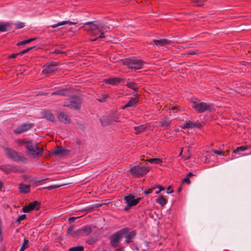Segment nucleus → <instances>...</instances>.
I'll return each instance as SVG.
<instances>
[{
	"label": "nucleus",
	"mask_w": 251,
	"mask_h": 251,
	"mask_svg": "<svg viewBox=\"0 0 251 251\" xmlns=\"http://www.w3.org/2000/svg\"><path fill=\"white\" fill-rule=\"evenodd\" d=\"M96 242V240L93 238H90L86 241V243L89 245H93Z\"/></svg>",
	"instance_id": "obj_51"
},
{
	"label": "nucleus",
	"mask_w": 251,
	"mask_h": 251,
	"mask_svg": "<svg viewBox=\"0 0 251 251\" xmlns=\"http://www.w3.org/2000/svg\"><path fill=\"white\" fill-rule=\"evenodd\" d=\"M74 227L73 225H71L67 229V234L72 237H79L81 236V231L80 229L76 230H74Z\"/></svg>",
	"instance_id": "obj_13"
},
{
	"label": "nucleus",
	"mask_w": 251,
	"mask_h": 251,
	"mask_svg": "<svg viewBox=\"0 0 251 251\" xmlns=\"http://www.w3.org/2000/svg\"><path fill=\"white\" fill-rule=\"evenodd\" d=\"M25 218H26V215L25 214H22L17 218V219L16 220V222L17 223H20V222L21 221L25 220Z\"/></svg>",
	"instance_id": "obj_44"
},
{
	"label": "nucleus",
	"mask_w": 251,
	"mask_h": 251,
	"mask_svg": "<svg viewBox=\"0 0 251 251\" xmlns=\"http://www.w3.org/2000/svg\"><path fill=\"white\" fill-rule=\"evenodd\" d=\"M147 127V126L145 125H141L139 126H135L134 128L135 130V134L137 135L141 133L144 131L146 129Z\"/></svg>",
	"instance_id": "obj_33"
},
{
	"label": "nucleus",
	"mask_w": 251,
	"mask_h": 251,
	"mask_svg": "<svg viewBox=\"0 0 251 251\" xmlns=\"http://www.w3.org/2000/svg\"><path fill=\"white\" fill-rule=\"evenodd\" d=\"M146 161L149 162L151 164H158L162 163V159L159 158H153L146 159Z\"/></svg>",
	"instance_id": "obj_35"
},
{
	"label": "nucleus",
	"mask_w": 251,
	"mask_h": 251,
	"mask_svg": "<svg viewBox=\"0 0 251 251\" xmlns=\"http://www.w3.org/2000/svg\"><path fill=\"white\" fill-rule=\"evenodd\" d=\"M25 144L27 152L29 155L38 157L42 155V151L39 150L36 144L33 143L30 141H26Z\"/></svg>",
	"instance_id": "obj_6"
},
{
	"label": "nucleus",
	"mask_w": 251,
	"mask_h": 251,
	"mask_svg": "<svg viewBox=\"0 0 251 251\" xmlns=\"http://www.w3.org/2000/svg\"><path fill=\"white\" fill-rule=\"evenodd\" d=\"M129 231V227H125L113 234L110 237V245L113 248L117 247L121 239L127 234Z\"/></svg>",
	"instance_id": "obj_4"
},
{
	"label": "nucleus",
	"mask_w": 251,
	"mask_h": 251,
	"mask_svg": "<svg viewBox=\"0 0 251 251\" xmlns=\"http://www.w3.org/2000/svg\"><path fill=\"white\" fill-rule=\"evenodd\" d=\"M25 26V23L22 22H19L16 24V28H21Z\"/></svg>",
	"instance_id": "obj_49"
},
{
	"label": "nucleus",
	"mask_w": 251,
	"mask_h": 251,
	"mask_svg": "<svg viewBox=\"0 0 251 251\" xmlns=\"http://www.w3.org/2000/svg\"><path fill=\"white\" fill-rule=\"evenodd\" d=\"M108 95H104V97L100 99H98V100L100 101V102H102V101H104V100L108 98Z\"/></svg>",
	"instance_id": "obj_60"
},
{
	"label": "nucleus",
	"mask_w": 251,
	"mask_h": 251,
	"mask_svg": "<svg viewBox=\"0 0 251 251\" xmlns=\"http://www.w3.org/2000/svg\"><path fill=\"white\" fill-rule=\"evenodd\" d=\"M192 107L199 113H201L206 111L212 112L215 110L212 104H207L204 102L199 103V104H197L195 106H192Z\"/></svg>",
	"instance_id": "obj_7"
},
{
	"label": "nucleus",
	"mask_w": 251,
	"mask_h": 251,
	"mask_svg": "<svg viewBox=\"0 0 251 251\" xmlns=\"http://www.w3.org/2000/svg\"><path fill=\"white\" fill-rule=\"evenodd\" d=\"M70 152V150L64 149L62 146H56V149L51 151H48V155L50 154H54V155H61L65 156L68 155Z\"/></svg>",
	"instance_id": "obj_9"
},
{
	"label": "nucleus",
	"mask_w": 251,
	"mask_h": 251,
	"mask_svg": "<svg viewBox=\"0 0 251 251\" xmlns=\"http://www.w3.org/2000/svg\"><path fill=\"white\" fill-rule=\"evenodd\" d=\"M186 122L188 125V128L197 127L199 129H201L203 127V125L198 121L195 122L188 121H186Z\"/></svg>",
	"instance_id": "obj_19"
},
{
	"label": "nucleus",
	"mask_w": 251,
	"mask_h": 251,
	"mask_svg": "<svg viewBox=\"0 0 251 251\" xmlns=\"http://www.w3.org/2000/svg\"><path fill=\"white\" fill-rule=\"evenodd\" d=\"M28 243V240L25 239L24 240L23 245L19 250V251H24L25 250L27 249L28 248V246L27 245Z\"/></svg>",
	"instance_id": "obj_38"
},
{
	"label": "nucleus",
	"mask_w": 251,
	"mask_h": 251,
	"mask_svg": "<svg viewBox=\"0 0 251 251\" xmlns=\"http://www.w3.org/2000/svg\"><path fill=\"white\" fill-rule=\"evenodd\" d=\"M170 108L172 110H176L177 111L179 110V106H177V105L172 106V107H170Z\"/></svg>",
	"instance_id": "obj_56"
},
{
	"label": "nucleus",
	"mask_w": 251,
	"mask_h": 251,
	"mask_svg": "<svg viewBox=\"0 0 251 251\" xmlns=\"http://www.w3.org/2000/svg\"><path fill=\"white\" fill-rule=\"evenodd\" d=\"M101 204H95L93 206L85 208L79 210L80 212H85L86 214H88L89 213H91L94 211L95 208H98L100 206H101Z\"/></svg>",
	"instance_id": "obj_28"
},
{
	"label": "nucleus",
	"mask_w": 251,
	"mask_h": 251,
	"mask_svg": "<svg viewBox=\"0 0 251 251\" xmlns=\"http://www.w3.org/2000/svg\"><path fill=\"white\" fill-rule=\"evenodd\" d=\"M80 231H81V236H83L84 234L89 235L91 233L92 229L90 225H86L80 228Z\"/></svg>",
	"instance_id": "obj_21"
},
{
	"label": "nucleus",
	"mask_w": 251,
	"mask_h": 251,
	"mask_svg": "<svg viewBox=\"0 0 251 251\" xmlns=\"http://www.w3.org/2000/svg\"><path fill=\"white\" fill-rule=\"evenodd\" d=\"M172 186L171 185L169 186L167 188V194H171L174 192V190L172 189Z\"/></svg>",
	"instance_id": "obj_53"
},
{
	"label": "nucleus",
	"mask_w": 251,
	"mask_h": 251,
	"mask_svg": "<svg viewBox=\"0 0 251 251\" xmlns=\"http://www.w3.org/2000/svg\"><path fill=\"white\" fill-rule=\"evenodd\" d=\"M109 116L112 119L111 120H112L113 123L114 122H120L118 120L120 118V116L119 114L116 113V114H114L112 115H110Z\"/></svg>",
	"instance_id": "obj_41"
},
{
	"label": "nucleus",
	"mask_w": 251,
	"mask_h": 251,
	"mask_svg": "<svg viewBox=\"0 0 251 251\" xmlns=\"http://www.w3.org/2000/svg\"><path fill=\"white\" fill-rule=\"evenodd\" d=\"M111 119H112L110 118V117L108 116L102 117V119L100 120L102 126H106L113 123Z\"/></svg>",
	"instance_id": "obj_23"
},
{
	"label": "nucleus",
	"mask_w": 251,
	"mask_h": 251,
	"mask_svg": "<svg viewBox=\"0 0 251 251\" xmlns=\"http://www.w3.org/2000/svg\"><path fill=\"white\" fill-rule=\"evenodd\" d=\"M124 247H121L116 250V251H124Z\"/></svg>",
	"instance_id": "obj_64"
},
{
	"label": "nucleus",
	"mask_w": 251,
	"mask_h": 251,
	"mask_svg": "<svg viewBox=\"0 0 251 251\" xmlns=\"http://www.w3.org/2000/svg\"><path fill=\"white\" fill-rule=\"evenodd\" d=\"M38 205V202L36 201H34L30 202L29 205L25 206L23 207V211L25 213H27L31 210L34 209L36 208Z\"/></svg>",
	"instance_id": "obj_18"
},
{
	"label": "nucleus",
	"mask_w": 251,
	"mask_h": 251,
	"mask_svg": "<svg viewBox=\"0 0 251 251\" xmlns=\"http://www.w3.org/2000/svg\"><path fill=\"white\" fill-rule=\"evenodd\" d=\"M126 85L129 88H130L134 91L135 94H133L135 97H137L138 95V92L139 91V87H137V84L135 82H128Z\"/></svg>",
	"instance_id": "obj_22"
},
{
	"label": "nucleus",
	"mask_w": 251,
	"mask_h": 251,
	"mask_svg": "<svg viewBox=\"0 0 251 251\" xmlns=\"http://www.w3.org/2000/svg\"><path fill=\"white\" fill-rule=\"evenodd\" d=\"M11 27V25L9 23L0 22V32H5Z\"/></svg>",
	"instance_id": "obj_26"
},
{
	"label": "nucleus",
	"mask_w": 251,
	"mask_h": 251,
	"mask_svg": "<svg viewBox=\"0 0 251 251\" xmlns=\"http://www.w3.org/2000/svg\"><path fill=\"white\" fill-rule=\"evenodd\" d=\"M156 188V187L152 186L148 189H146L144 192V194L145 195H148L149 194H151Z\"/></svg>",
	"instance_id": "obj_43"
},
{
	"label": "nucleus",
	"mask_w": 251,
	"mask_h": 251,
	"mask_svg": "<svg viewBox=\"0 0 251 251\" xmlns=\"http://www.w3.org/2000/svg\"><path fill=\"white\" fill-rule=\"evenodd\" d=\"M78 218V217H70L68 219V221L70 222V223H72V222H74L75 221L76 219Z\"/></svg>",
	"instance_id": "obj_55"
},
{
	"label": "nucleus",
	"mask_w": 251,
	"mask_h": 251,
	"mask_svg": "<svg viewBox=\"0 0 251 251\" xmlns=\"http://www.w3.org/2000/svg\"><path fill=\"white\" fill-rule=\"evenodd\" d=\"M213 152L214 153L216 154H218V155H224V152L223 151H219V150H214L213 151Z\"/></svg>",
	"instance_id": "obj_52"
},
{
	"label": "nucleus",
	"mask_w": 251,
	"mask_h": 251,
	"mask_svg": "<svg viewBox=\"0 0 251 251\" xmlns=\"http://www.w3.org/2000/svg\"><path fill=\"white\" fill-rule=\"evenodd\" d=\"M126 205L124 208V210L126 211H128L132 207V206L130 204H128V203H126Z\"/></svg>",
	"instance_id": "obj_54"
},
{
	"label": "nucleus",
	"mask_w": 251,
	"mask_h": 251,
	"mask_svg": "<svg viewBox=\"0 0 251 251\" xmlns=\"http://www.w3.org/2000/svg\"><path fill=\"white\" fill-rule=\"evenodd\" d=\"M58 118L59 120L65 124H68L70 123V119L68 115L63 112H60L58 114Z\"/></svg>",
	"instance_id": "obj_16"
},
{
	"label": "nucleus",
	"mask_w": 251,
	"mask_h": 251,
	"mask_svg": "<svg viewBox=\"0 0 251 251\" xmlns=\"http://www.w3.org/2000/svg\"><path fill=\"white\" fill-rule=\"evenodd\" d=\"M122 62L124 65L126 66L128 68L134 69L135 71L142 68L145 63L143 60L134 56L123 59Z\"/></svg>",
	"instance_id": "obj_3"
},
{
	"label": "nucleus",
	"mask_w": 251,
	"mask_h": 251,
	"mask_svg": "<svg viewBox=\"0 0 251 251\" xmlns=\"http://www.w3.org/2000/svg\"><path fill=\"white\" fill-rule=\"evenodd\" d=\"M71 92V90L68 88H63L59 89L51 93V95H60V96H67Z\"/></svg>",
	"instance_id": "obj_20"
},
{
	"label": "nucleus",
	"mask_w": 251,
	"mask_h": 251,
	"mask_svg": "<svg viewBox=\"0 0 251 251\" xmlns=\"http://www.w3.org/2000/svg\"><path fill=\"white\" fill-rule=\"evenodd\" d=\"M194 176V175L193 174V173H192V172H189V173L187 174V175H186V176H187V177H189V178H190V177H192V176Z\"/></svg>",
	"instance_id": "obj_61"
},
{
	"label": "nucleus",
	"mask_w": 251,
	"mask_h": 251,
	"mask_svg": "<svg viewBox=\"0 0 251 251\" xmlns=\"http://www.w3.org/2000/svg\"><path fill=\"white\" fill-rule=\"evenodd\" d=\"M180 127L183 129L188 128L186 121L182 125L180 126Z\"/></svg>",
	"instance_id": "obj_58"
},
{
	"label": "nucleus",
	"mask_w": 251,
	"mask_h": 251,
	"mask_svg": "<svg viewBox=\"0 0 251 251\" xmlns=\"http://www.w3.org/2000/svg\"><path fill=\"white\" fill-rule=\"evenodd\" d=\"M171 120H169L168 117H164L162 121L161 122V127L163 128L164 129L167 128L168 126H169L171 124Z\"/></svg>",
	"instance_id": "obj_30"
},
{
	"label": "nucleus",
	"mask_w": 251,
	"mask_h": 251,
	"mask_svg": "<svg viewBox=\"0 0 251 251\" xmlns=\"http://www.w3.org/2000/svg\"><path fill=\"white\" fill-rule=\"evenodd\" d=\"M141 163L135 165L130 169L131 175L136 178H139L146 175L151 170L149 167H141Z\"/></svg>",
	"instance_id": "obj_5"
},
{
	"label": "nucleus",
	"mask_w": 251,
	"mask_h": 251,
	"mask_svg": "<svg viewBox=\"0 0 251 251\" xmlns=\"http://www.w3.org/2000/svg\"><path fill=\"white\" fill-rule=\"evenodd\" d=\"M4 150L8 156L14 161L17 162L23 160V156L22 154H19L14 150L8 148H5Z\"/></svg>",
	"instance_id": "obj_8"
},
{
	"label": "nucleus",
	"mask_w": 251,
	"mask_h": 251,
	"mask_svg": "<svg viewBox=\"0 0 251 251\" xmlns=\"http://www.w3.org/2000/svg\"><path fill=\"white\" fill-rule=\"evenodd\" d=\"M34 39H35L34 38H30V39H28L27 40H24L21 42L17 43L16 45L17 46H22V45H25L26 44H28V43L31 42V41H33Z\"/></svg>",
	"instance_id": "obj_40"
},
{
	"label": "nucleus",
	"mask_w": 251,
	"mask_h": 251,
	"mask_svg": "<svg viewBox=\"0 0 251 251\" xmlns=\"http://www.w3.org/2000/svg\"><path fill=\"white\" fill-rule=\"evenodd\" d=\"M32 124L31 123H24L18 126L14 130V131L16 134H20L22 132H25L32 127Z\"/></svg>",
	"instance_id": "obj_12"
},
{
	"label": "nucleus",
	"mask_w": 251,
	"mask_h": 251,
	"mask_svg": "<svg viewBox=\"0 0 251 251\" xmlns=\"http://www.w3.org/2000/svg\"><path fill=\"white\" fill-rule=\"evenodd\" d=\"M124 200L125 201L126 203H128L132 206L136 205L135 197L130 194H127L125 196Z\"/></svg>",
	"instance_id": "obj_17"
},
{
	"label": "nucleus",
	"mask_w": 251,
	"mask_h": 251,
	"mask_svg": "<svg viewBox=\"0 0 251 251\" xmlns=\"http://www.w3.org/2000/svg\"><path fill=\"white\" fill-rule=\"evenodd\" d=\"M136 103L137 101L136 100V98L132 97L130 98V100H129V101L126 105L123 106L122 108L123 109H125L127 107L135 106Z\"/></svg>",
	"instance_id": "obj_29"
},
{
	"label": "nucleus",
	"mask_w": 251,
	"mask_h": 251,
	"mask_svg": "<svg viewBox=\"0 0 251 251\" xmlns=\"http://www.w3.org/2000/svg\"><path fill=\"white\" fill-rule=\"evenodd\" d=\"M125 79L118 77H110L107 79H104L102 81L103 83L109 84L113 86L118 85L120 83H124Z\"/></svg>",
	"instance_id": "obj_10"
},
{
	"label": "nucleus",
	"mask_w": 251,
	"mask_h": 251,
	"mask_svg": "<svg viewBox=\"0 0 251 251\" xmlns=\"http://www.w3.org/2000/svg\"><path fill=\"white\" fill-rule=\"evenodd\" d=\"M61 186H62V185H60V184H55V185H50V186H48V190H52V189H55V188H58Z\"/></svg>",
	"instance_id": "obj_47"
},
{
	"label": "nucleus",
	"mask_w": 251,
	"mask_h": 251,
	"mask_svg": "<svg viewBox=\"0 0 251 251\" xmlns=\"http://www.w3.org/2000/svg\"><path fill=\"white\" fill-rule=\"evenodd\" d=\"M35 48H36L35 46L31 47L28 48L26 49H25V50H22L21 52H20L19 53H13L11 55L9 56V58H15L18 55H21V54L25 53L27 52L28 51H29L30 50H32L33 49H34Z\"/></svg>",
	"instance_id": "obj_32"
},
{
	"label": "nucleus",
	"mask_w": 251,
	"mask_h": 251,
	"mask_svg": "<svg viewBox=\"0 0 251 251\" xmlns=\"http://www.w3.org/2000/svg\"><path fill=\"white\" fill-rule=\"evenodd\" d=\"M249 147L248 146H240L236 148V151H245Z\"/></svg>",
	"instance_id": "obj_46"
},
{
	"label": "nucleus",
	"mask_w": 251,
	"mask_h": 251,
	"mask_svg": "<svg viewBox=\"0 0 251 251\" xmlns=\"http://www.w3.org/2000/svg\"><path fill=\"white\" fill-rule=\"evenodd\" d=\"M84 143H85V140H81L77 139L76 140V141H75V142L74 143V144H75L76 145L80 146V145H84Z\"/></svg>",
	"instance_id": "obj_48"
},
{
	"label": "nucleus",
	"mask_w": 251,
	"mask_h": 251,
	"mask_svg": "<svg viewBox=\"0 0 251 251\" xmlns=\"http://www.w3.org/2000/svg\"><path fill=\"white\" fill-rule=\"evenodd\" d=\"M79 128L81 129V130H84V128H85V126L82 125V124H79Z\"/></svg>",
	"instance_id": "obj_63"
},
{
	"label": "nucleus",
	"mask_w": 251,
	"mask_h": 251,
	"mask_svg": "<svg viewBox=\"0 0 251 251\" xmlns=\"http://www.w3.org/2000/svg\"><path fill=\"white\" fill-rule=\"evenodd\" d=\"M54 117L52 113L48 112V121L54 122Z\"/></svg>",
	"instance_id": "obj_50"
},
{
	"label": "nucleus",
	"mask_w": 251,
	"mask_h": 251,
	"mask_svg": "<svg viewBox=\"0 0 251 251\" xmlns=\"http://www.w3.org/2000/svg\"><path fill=\"white\" fill-rule=\"evenodd\" d=\"M0 170L4 172L6 174H9L11 172L16 173L19 171V169L17 166L11 165H0Z\"/></svg>",
	"instance_id": "obj_11"
},
{
	"label": "nucleus",
	"mask_w": 251,
	"mask_h": 251,
	"mask_svg": "<svg viewBox=\"0 0 251 251\" xmlns=\"http://www.w3.org/2000/svg\"><path fill=\"white\" fill-rule=\"evenodd\" d=\"M66 54V52L61 51L58 49H55L54 50H52L50 48H48V56L52 54Z\"/></svg>",
	"instance_id": "obj_34"
},
{
	"label": "nucleus",
	"mask_w": 251,
	"mask_h": 251,
	"mask_svg": "<svg viewBox=\"0 0 251 251\" xmlns=\"http://www.w3.org/2000/svg\"><path fill=\"white\" fill-rule=\"evenodd\" d=\"M67 24H68L70 25L76 24V23H75V22H71L69 21H62L61 22H58V23H57L56 24H52L50 25V27L54 28L57 27L59 26H61V25H64Z\"/></svg>",
	"instance_id": "obj_31"
},
{
	"label": "nucleus",
	"mask_w": 251,
	"mask_h": 251,
	"mask_svg": "<svg viewBox=\"0 0 251 251\" xmlns=\"http://www.w3.org/2000/svg\"><path fill=\"white\" fill-rule=\"evenodd\" d=\"M85 26V29L89 32V34L92 36H96L100 34V29H103L102 31H108L110 29L105 24L102 22H94L86 23L83 24Z\"/></svg>",
	"instance_id": "obj_1"
},
{
	"label": "nucleus",
	"mask_w": 251,
	"mask_h": 251,
	"mask_svg": "<svg viewBox=\"0 0 251 251\" xmlns=\"http://www.w3.org/2000/svg\"><path fill=\"white\" fill-rule=\"evenodd\" d=\"M19 191L21 193H28L30 192V186L24 184H20L18 187Z\"/></svg>",
	"instance_id": "obj_25"
},
{
	"label": "nucleus",
	"mask_w": 251,
	"mask_h": 251,
	"mask_svg": "<svg viewBox=\"0 0 251 251\" xmlns=\"http://www.w3.org/2000/svg\"><path fill=\"white\" fill-rule=\"evenodd\" d=\"M167 199L163 195H160L156 200V202L163 207L167 203Z\"/></svg>",
	"instance_id": "obj_27"
},
{
	"label": "nucleus",
	"mask_w": 251,
	"mask_h": 251,
	"mask_svg": "<svg viewBox=\"0 0 251 251\" xmlns=\"http://www.w3.org/2000/svg\"><path fill=\"white\" fill-rule=\"evenodd\" d=\"M82 100L77 95H73L65 99L63 106L71 109L78 110L81 108Z\"/></svg>",
	"instance_id": "obj_2"
},
{
	"label": "nucleus",
	"mask_w": 251,
	"mask_h": 251,
	"mask_svg": "<svg viewBox=\"0 0 251 251\" xmlns=\"http://www.w3.org/2000/svg\"><path fill=\"white\" fill-rule=\"evenodd\" d=\"M141 200H142V198H141V197H139V198L135 199L136 204L137 205Z\"/></svg>",
	"instance_id": "obj_62"
},
{
	"label": "nucleus",
	"mask_w": 251,
	"mask_h": 251,
	"mask_svg": "<svg viewBox=\"0 0 251 251\" xmlns=\"http://www.w3.org/2000/svg\"><path fill=\"white\" fill-rule=\"evenodd\" d=\"M136 231L133 230L130 232L127 235H125L124 237H126V244H129L131 243L132 241V239L134 238V237L136 235Z\"/></svg>",
	"instance_id": "obj_24"
},
{
	"label": "nucleus",
	"mask_w": 251,
	"mask_h": 251,
	"mask_svg": "<svg viewBox=\"0 0 251 251\" xmlns=\"http://www.w3.org/2000/svg\"><path fill=\"white\" fill-rule=\"evenodd\" d=\"M202 52L198 50H189L185 54H188V55H198L201 54Z\"/></svg>",
	"instance_id": "obj_39"
},
{
	"label": "nucleus",
	"mask_w": 251,
	"mask_h": 251,
	"mask_svg": "<svg viewBox=\"0 0 251 251\" xmlns=\"http://www.w3.org/2000/svg\"><path fill=\"white\" fill-rule=\"evenodd\" d=\"M69 251H84V247L83 246L78 245L70 248Z\"/></svg>",
	"instance_id": "obj_37"
},
{
	"label": "nucleus",
	"mask_w": 251,
	"mask_h": 251,
	"mask_svg": "<svg viewBox=\"0 0 251 251\" xmlns=\"http://www.w3.org/2000/svg\"><path fill=\"white\" fill-rule=\"evenodd\" d=\"M207 0H191L193 3H197V6H202L203 5L204 2L207 1Z\"/></svg>",
	"instance_id": "obj_42"
},
{
	"label": "nucleus",
	"mask_w": 251,
	"mask_h": 251,
	"mask_svg": "<svg viewBox=\"0 0 251 251\" xmlns=\"http://www.w3.org/2000/svg\"><path fill=\"white\" fill-rule=\"evenodd\" d=\"M102 30H103V29H100V34L99 36H98L94 39L91 38V39H90V40L92 41H95L99 39L105 38V36L104 35V34L105 32H107V31H104V30L103 31H102Z\"/></svg>",
	"instance_id": "obj_36"
},
{
	"label": "nucleus",
	"mask_w": 251,
	"mask_h": 251,
	"mask_svg": "<svg viewBox=\"0 0 251 251\" xmlns=\"http://www.w3.org/2000/svg\"><path fill=\"white\" fill-rule=\"evenodd\" d=\"M182 183H186L187 185H189L191 183V181L190 180V178L187 177L186 176H185V178H184L182 180Z\"/></svg>",
	"instance_id": "obj_45"
},
{
	"label": "nucleus",
	"mask_w": 251,
	"mask_h": 251,
	"mask_svg": "<svg viewBox=\"0 0 251 251\" xmlns=\"http://www.w3.org/2000/svg\"><path fill=\"white\" fill-rule=\"evenodd\" d=\"M155 187H156V188H158L159 189V191L160 192L164 191L165 190L164 187L160 185H157Z\"/></svg>",
	"instance_id": "obj_59"
},
{
	"label": "nucleus",
	"mask_w": 251,
	"mask_h": 251,
	"mask_svg": "<svg viewBox=\"0 0 251 251\" xmlns=\"http://www.w3.org/2000/svg\"><path fill=\"white\" fill-rule=\"evenodd\" d=\"M171 41L167 39H161L160 40H153L152 43L157 46H164L171 44Z\"/></svg>",
	"instance_id": "obj_15"
},
{
	"label": "nucleus",
	"mask_w": 251,
	"mask_h": 251,
	"mask_svg": "<svg viewBox=\"0 0 251 251\" xmlns=\"http://www.w3.org/2000/svg\"><path fill=\"white\" fill-rule=\"evenodd\" d=\"M180 127L183 129L188 128L186 121L182 125L180 126Z\"/></svg>",
	"instance_id": "obj_57"
},
{
	"label": "nucleus",
	"mask_w": 251,
	"mask_h": 251,
	"mask_svg": "<svg viewBox=\"0 0 251 251\" xmlns=\"http://www.w3.org/2000/svg\"><path fill=\"white\" fill-rule=\"evenodd\" d=\"M59 63L57 62H48V74H52L58 69Z\"/></svg>",
	"instance_id": "obj_14"
}]
</instances>
